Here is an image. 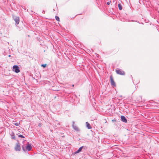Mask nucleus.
I'll return each instance as SVG.
<instances>
[{
  "mask_svg": "<svg viewBox=\"0 0 159 159\" xmlns=\"http://www.w3.org/2000/svg\"><path fill=\"white\" fill-rule=\"evenodd\" d=\"M21 148L20 146V143H19V141H17L16 144V145L15 148V149L16 151H20V150Z\"/></svg>",
  "mask_w": 159,
  "mask_h": 159,
  "instance_id": "nucleus-1",
  "label": "nucleus"
},
{
  "mask_svg": "<svg viewBox=\"0 0 159 159\" xmlns=\"http://www.w3.org/2000/svg\"><path fill=\"white\" fill-rule=\"evenodd\" d=\"M12 70L13 71H14L16 73H18L20 71L19 67L17 65H14L13 66Z\"/></svg>",
  "mask_w": 159,
  "mask_h": 159,
  "instance_id": "nucleus-2",
  "label": "nucleus"
},
{
  "mask_svg": "<svg viewBox=\"0 0 159 159\" xmlns=\"http://www.w3.org/2000/svg\"><path fill=\"white\" fill-rule=\"evenodd\" d=\"M110 83L111 85L116 86V84L115 82H114V80L113 79V77L112 75H111L110 77Z\"/></svg>",
  "mask_w": 159,
  "mask_h": 159,
  "instance_id": "nucleus-3",
  "label": "nucleus"
},
{
  "mask_svg": "<svg viewBox=\"0 0 159 159\" xmlns=\"http://www.w3.org/2000/svg\"><path fill=\"white\" fill-rule=\"evenodd\" d=\"M116 72L117 74H119L121 75H125V72L120 69L116 70Z\"/></svg>",
  "mask_w": 159,
  "mask_h": 159,
  "instance_id": "nucleus-4",
  "label": "nucleus"
},
{
  "mask_svg": "<svg viewBox=\"0 0 159 159\" xmlns=\"http://www.w3.org/2000/svg\"><path fill=\"white\" fill-rule=\"evenodd\" d=\"M32 147L30 144L29 142H28L27 145L26 147V149L28 151H30L31 150Z\"/></svg>",
  "mask_w": 159,
  "mask_h": 159,
  "instance_id": "nucleus-5",
  "label": "nucleus"
},
{
  "mask_svg": "<svg viewBox=\"0 0 159 159\" xmlns=\"http://www.w3.org/2000/svg\"><path fill=\"white\" fill-rule=\"evenodd\" d=\"M13 19L16 22V24H18L19 23V18L18 17L14 16L13 17Z\"/></svg>",
  "mask_w": 159,
  "mask_h": 159,
  "instance_id": "nucleus-6",
  "label": "nucleus"
},
{
  "mask_svg": "<svg viewBox=\"0 0 159 159\" xmlns=\"http://www.w3.org/2000/svg\"><path fill=\"white\" fill-rule=\"evenodd\" d=\"M121 120L122 121L125 123H126L127 122V120L125 116H121Z\"/></svg>",
  "mask_w": 159,
  "mask_h": 159,
  "instance_id": "nucleus-7",
  "label": "nucleus"
},
{
  "mask_svg": "<svg viewBox=\"0 0 159 159\" xmlns=\"http://www.w3.org/2000/svg\"><path fill=\"white\" fill-rule=\"evenodd\" d=\"M73 124L72 126H73V129L75 130L76 131H79L80 130H79V129L78 128V127L77 126H76L74 125V124L75 123L74 122H73Z\"/></svg>",
  "mask_w": 159,
  "mask_h": 159,
  "instance_id": "nucleus-8",
  "label": "nucleus"
},
{
  "mask_svg": "<svg viewBox=\"0 0 159 159\" xmlns=\"http://www.w3.org/2000/svg\"><path fill=\"white\" fill-rule=\"evenodd\" d=\"M83 147H84L83 146H82L80 148H79L78 149V150L77 151H76L75 152H74L75 154H76V153H77L80 152L82 151V150Z\"/></svg>",
  "mask_w": 159,
  "mask_h": 159,
  "instance_id": "nucleus-9",
  "label": "nucleus"
},
{
  "mask_svg": "<svg viewBox=\"0 0 159 159\" xmlns=\"http://www.w3.org/2000/svg\"><path fill=\"white\" fill-rule=\"evenodd\" d=\"M86 124L87 127L88 129H91L92 128V127H91L90 124L88 122H86Z\"/></svg>",
  "mask_w": 159,
  "mask_h": 159,
  "instance_id": "nucleus-10",
  "label": "nucleus"
},
{
  "mask_svg": "<svg viewBox=\"0 0 159 159\" xmlns=\"http://www.w3.org/2000/svg\"><path fill=\"white\" fill-rule=\"evenodd\" d=\"M118 7L120 10H121L122 9V6L121 4L119 3L118 4Z\"/></svg>",
  "mask_w": 159,
  "mask_h": 159,
  "instance_id": "nucleus-11",
  "label": "nucleus"
},
{
  "mask_svg": "<svg viewBox=\"0 0 159 159\" xmlns=\"http://www.w3.org/2000/svg\"><path fill=\"white\" fill-rule=\"evenodd\" d=\"M11 137L12 139H15L16 136L13 133V134L11 135Z\"/></svg>",
  "mask_w": 159,
  "mask_h": 159,
  "instance_id": "nucleus-12",
  "label": "nucleus"
},
{
  "mask_svg": "<svg viewBox=\"0 0 159 159\" xmlns=\"http://www.w3.org/2000/svg\"><path fill=\"white\" fill-rule=\"evenodd\" d=\"M55 19H56V20H57V21H60V19H59V18L58 16H55Z\"/></svg>",
  "mask_w": 159,
  "mask_h": 159,
  "instance_id": "nucleus-13",
  "label": "nucleus"
},
{
  "mask_svg": "<svg viewBox=\"0 0 159 159\" xmlns=\"http://www.w3.org/2000/svg\"><path fill=\"white\" fill-rule=\"evenodd\" d=\"M18 136L19 137H20L22 138H25L24 136L21 134L19 135Z\"/></svg>",
  "mask_w": 159,
  "mask_h": 159,
  "instance_id": "nucleus-14",
  "label": "nucleus"
},
{
  "mask_svg": "<svg viewBox=\"0 0 159 159\" xmlns=\"http://www.w3.org/2000/svg\"><path fill=\"white\" fill-rule=\"evenodd\" d=\"M46 64H43L41 65V66L43 67L44 68L46 66Z\"/></svg>",
  "mask_w": 159,
  "mask_h": 159,
  "instance_id": "nucleus-15",
  "label": "nucleus"
},
{
  "mask_svg": "<svg viewBox=\"0 0 159 159\" xmlns=\"http://www.w3.org/2000/svg\"><path fill=\"white\" fill-rule=\"evenodd\" d=\"M19 124H20V123H18V122L15 123H14V125H15L17 126H19Z\"/></svg>",
  "mask_w": 159,
  "mask_h": 159,
  "instance_id": "nucleus-16",
  "label": "nucleus"
},
{
  "mask_svg": "<svg viewBox=\"0 0 159 159\" xmlns=\"http://www.w3.org/2000/svg\"><path fill=\"white\" fill-rule=\"evenodd\" d=\"M22 149L25 152V147H24V146H23L22 147Z\"/></svg>",
  "mask_w": 159,
  "mask_h": 159,
  "instance_id": "nucleus-17",
  "label": "nucleus"
},
{
  "mask_svg": "<svg viewBox=\"0 0 159 159\" xmlns=\"http://www.w3.org/2000/svg\"><path fill=\"white\" fill-rule=\"evenodd\" d=\"M112 121H113V122H116V120H114V119L113 120H112Z\"/></svg>",
  "mask_w": 159,
  "mask_h": 159,
  "instance_id": "nucleus-18",
  "label": "nucleus"
},
{
  "mask_svg": "<svg viewBox=\"0 0 159 159\" xmlns=\"http://www.w3.org/2000/svg\"><path fill=\"white\" fill-rule=\"evenodd\" d=\"M107 4L108 5H109L110 4V2H107Z\"/></svg>",
  "mask_w": 159,
  "mask_h": 159,
  "instance_id": "nucleus-19",
  "label": "nucleus"
},
{
  "mask_svg": "<svg viewBox=\"0 0 159 159\" xmlns=\"http://www.w3.org/2000/svg\"><path fill=\"white\" fill-rule=\"evenodd\" d=\"M11 56L10 55H9L8 56V57H11Z\"/></svg>",
  "mask_w": 159,
  "mask_h": 159,
  "instance_id": "nucleus-20",
  "label": "nucleus"
},
{
  "mask_svg": "<svg viewBox=\"0 0 159 159\" xmlns=\"http://www.w3.org/2000/svg\"><path fill=\"white\" fill-rule=\"evenodd\" d=\"M72 87H74V84H73V85H72Z\"/></svg>",
  "mask_w": 159,
  "mask_h": 159,
  "instance_id": "nucleus-21",
  "label": "nucleus"
}]
</instances>
